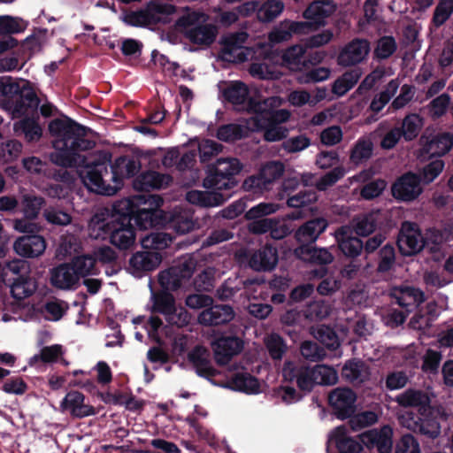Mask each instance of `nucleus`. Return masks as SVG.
<instances>
[{
  "label": "nucleus",
  "instance_id": "obj_1",
  "mask_svg": "<svg viewBox=\"0 0 453 453\" xmlns=\"http://www.w3.org/2000/svg\"><path fill=\"white\" fill-rule=\"evenodd\" d=\"M88 130L67 117L51 120L49 132L55 138L52 142L55 151L50 154V159L61 167H81L79 175L89 190L104 196L115 195L117 188L111 183L108 170L111 153L100 150L90 157L81 154L96 146V142L87 137Z\"/></svg>",
  "mask_w": 453,
  "mask_h": 453
},
{
  "label": "nucleus",
  "instance_id": "obj_2",
  "mask_svg": "<svg viewBox=\"0 0 453 453\" xmlns=\"http://www.w3.org/2000/svg\"><path fill=\"white\" fill-rule=\"evenodd\" d=\"M242 168V164L235 157L218 158L214 164L207 165L203 186L208 190L188 192V201L203 207L221 205L230 196L221 191H229L237 186L236 175Z\"/></svg>",
  "mask_w": 453,
  "mask_h": 453
},
{
  "label": "nucleus",
  "instance_id": "obj_3",
  "mask_svg": "<svg viewBox=\"0 0 453 453\" xmlns=\"http://www.w3.org/2000/svg\"><path fill=\"white\" fill-rule=\"evenodd\" d=\"M395 402L403 408H417V412L406 411L402 415L401 420L403 426L428 439H435L441 434V425L434 415L426 392L409 388L398 395Z\"/></svg>",
  "mask_w": 453,
  "mask_h": 453
},
{
  "label": "nucleus",
  "instance_id": "obj_4",
  "mask_svg": "<svg viewBox=\"0 0 453 453\" xmlns=\"http://www.w3.org/2000/svg\"><path fill=\"white\" fill-rule=\"evenodd\" d=\"M284 380L296 382L297 388L303 392H311L316 385H334L338 380V373L334 368L326 365L313 366L294 361L285 362L282 368Z\"/></svg>",
  "mask_w": 453,
  "mask_h": 453
},
{
  "label": "nucleus",
  "instance_id": "obj_5",
  "mask_svg": "<svg viewBox=\"0 0 453 453\" xmlns=\"http://www.w3.org/2000/svg\"><path fill=\"white\" fill-rule=\"evenodd\" d=\"M112 219L103 223L100 228L109 235L110 242L120 250L131 249L135 242V228L130 223V218L121 211L120 205L113 206Z\"/></svg>",
  "mask_w": 453,
  "mask_h": 453
},
{
  "label": "nucleus",
  "instance_id": "obj_6",
  "mask_svg": "<svg viewBox=\"0 0 453 453\" xmlns=\"http://www.w3.org/2000/svg\"><path fill=\"white\" fill-rule=\"evenodd\" d=\"M196 267V262L193 258L180 259L158 273V283L165 290L187 289L191 286V279Z\"/></svg>",
  "mask_w": 453,
  "mask_h": 453
},
{
  "label": "nucleus",
  "instance_id": "obj_7",
  "mask_svg": "<svg viewBox=\"0 0 453 453\" xmlns=\"http://www.w3.org/2000/svg\"><path fill=\"white\" fill-rule=\"evenodd\" d=\"M151 301V311L162 314L168 324L179 327L188 324V317L187 311L182 308L178 311L175 298L169 290H165L164 288L157 291L152 290Z\"/></svg>",
  "mask_w": 453,
  "mask_h": 453
},
{
  "label": "nucleus",
  "instance_id": "obj_8",
  "mask_svg": "<svg viewBox=\"0 0 453 453\" xmlns=\"http://www.w3.org/2000/svg\"><path fill=\"white\" fill-rule=\"evenodd\" d=\"M175 12V6L167 3L148 4L146 10L133 12L125 18L126 22L133 27H145L166 23L168 16Z\"/></svg>",
  "mask_w": 453,
  "mask_h": 453
},
{
  "label": "nucleus",
  "instance_id": "obj_9",
  "mask_svg": "<svg viewBox=\"0 0 453 453\" xmlns=\"http://www.w3.org/2000/svg\"><path fill=\"white\" fill-rule=\"evenodd\" d=\"M285 172V165L280 161H269L260 169L256 176L248 177L243 187L254 194H263L270 189V185L280 179Z\"/></svg>",
  "mask_w": 453,
  "mask_h": 453
},
{
  "label": "nucleus",
  "instance_id": "obj_10",
  "mask_svg": "<svg viewBox=\"0 0 453 453\" xmlns=\"http://www.w3.org/2000/svg\"><path fill=\"white\" fill-rule=\"evenodd\" d=\"M396 244L403 257H412L423 250L426 240L416 222L403 221L397 236Z\"/></svg>",
  "mask_w": 453,
  "mask_h": 453
},
{
  "label": "nucleus",
  "instance_id": "obj_11",
  "mask_svg": "<svg viewBox=\"0 0 453 453\" xmlns=\"http://www.w3.org/2000/svg\"><path fill=\"white\" fill-rule=\"evenodd\" d=\"M388 215L381 210H372L368 212L356 215L351 220L355 234L360 237H368L377 230L380 231L388 226Z\"/></svg>",
  "mask_w": 453,
  "mask_h": 453
},
{
  "label": "nucleus",
  "instance_id": "obj_12",
  "mask_svg": "<svg viewBox=\"0 0 453 453\" xmlns=\"http://www.w3.org/2000/svg\"><path fill=\"white\" fill-rule=\"evenodd\" d=\"M119 205L124 215L130 218V223L134 221L140 229L152 228L162 221V211L139 208L131 200L121 202Z\"/></svg>",
  "mask_w": 453,
  "mask_h": 453
},
{
  "label": "nucleus",
  "instance_id": "obj_13",
  "mask_svg": "<svg viewBox=\"0 0 453 453\" xmlns=\"http://www.w3.org/2000/svg\"><path fill=\"white\" fill-rule=\"evenodd\" d=\"M178 25L184 27V35L190 42L200 46H211L219 34L216 25L211 23L193 24L189 17L180 18Z\"/></svg>",
  "mask_w": 453,
  "mask_h": 453
},
{
  "label": "nucleus",
  "instance_id": "obj_14",
  "mask_svg": "<svg viewBox=\"0 0 453 453\" xmlns=\"http://www.w3.org/2000/svg\"><path fill=\"white\" fill-rule=\"evenodd\" d=\"M337 10V4L333 0H315L303 11V16L308 23L307 33L326 26V19Z\"/></svg>",
  "mask_w": 453,
  "mask_h": 453
},
{
  "label": "nucleus",
  "instance_id": "obj_15",
  "mask_svg": "<svg viewBox=\"0 0 453 453\" xmlns=\"http://www.w3.org/2000/svg\"><path fill=\"white\" fill-rule=\"evenodd\" d=\"M357 396L349 388H336L328 395V403L333 413L339 419L344 420L355 412Z\"/></svg>",
  "mask_w": 453,
  "mask_h": 453
},
{
  "label": "nucleus",
  "instance_id": "obj_16",
  "mask_svg": "<svg viewBox=\"0 0 453 453\" xmlns=\"http://www.w3.org/2000/svg\"><path fill=\"white\" fill-rule=\"evenodd\" d=\"M220 92L224 101L231 104L235 110L244 109L248 104L249 109L253 111L254 105L257 103L250 97V89L243 81H231L225 82Z\"/></svg>",
  "mask_w": 453,
  "mask_h": 453
},
{
  "label": "nucleus",
  "instance_id": "obj_17",
  "mask_svg": "<svg viewBox=\"0 0 453 453\" xmlns=\"http://www.w3.org/2000/svg\"><path fill=\"white\" fill-rule=\"evenodd\" d=\"M211 347L217 364L226 365L242 350L243 341L235 335L222 334L211 342Z\"/></svg>",
  "mask_w": 453,
  "mask_h": 453
},
{
  "label": "nucleus",
  "instance_id": "obj_18",
  "mask_svg": "<svg viewBox=\"0 0 453 453\" xmlns=\"http://www.w3.org/2000/svg\"><path fill=\"white\" fill-rule=\"evenodd\" d=\"M110 179L117 188V191L123 187L124 179L134 177L142 168L139 158L133 156H120L113 164H110Z\"/></svg>",
  "mask_w": 453,
  "mask_h": 453
},
{
  "label": "nucleus",
  "instance_id": "obj_19",
  "mask_svg": "<svg viewBox=\"0 0 453 453\" xmlns=\"http://www.w3.org/2000/svg\"><path fill=\"white\" fill-rule=\"evenodd\" d=\"M420 177L411 172L400 176L392 185L393 196L399 201L411 202L418 197L423 189Z\"/></svg>",
  "mask_w": 453,
  "mask_h": 453
},
{
  "label": "nucleus",
  "instance_id": "obj_20",
  "mask_svg": "<svg viewBox=\"0 0 453 453\" xmlns=\"http://www.w3.org/2000/svg\"><path fill=\"white\" fill-rule=\"evenodd\" d=\"M350 226H339L334 232V238L340 251L349 258H356L363 253V241L354 234Z\"/></svg>",
  "mask_w": 453,
  "mask_h": 453
},
{
  "label": "nucleus",
  "instance_id": "obj_21",
  "mask_svg": "<svg viewBox=\"0 0 453 453\" xmlns=\"http://www.w3.org/2000/svg\"><path fill=\"white\" fill-rule=\"evenodd\" d=\"M393 429L388 425L380 429L372 428L360 435V440L368 449H376L379 453H391L393 446Z\"/></svg>",
  "mask_w": 453,
  "mask_h": 453
},
{
  "label": "nucleus",
  "instance_id": "obj_22",
  "mask_svg": "<svg viewBox=\"0 0 453 453\" xmlns=\"http://www.w3.org/2000/svg\"><path fill=\"white\" fill-rule=\"evenodd\" d=\"M39 104L40 99L35 91L27 84L22 87L19 95L6 100L5 108L12 111L13 114L22 116L36 110Z\"/></svg>",
  "mask_w": 453,
  "mask_h": 453
},
{
  "label": "nucleus",
  "instance_id": "obj_23",
  "mask_svg": "<svg viewBox=\"0 0 453 453\" xmlns=\"http://www.w3.org/2000/svg\"><path fill=\"white\" fill-rule=\"evenodd\" d=\"M422 153L430 157H442L453 146V134L449 132H439L434 134L422 135L420 138Z\"/></svg>",
  "mask_w": 453,
  "mask_h": 453
},
{
  "label": "nucleus",
  "instance_id": "obj_24",
  "mask_svg": "<svg viewBox=\"0 0 453 453\" xmlns=\"http://www.w3.org/2000/svg\"><path fill=\"white\" fill-rule=\"evenodd\" d=\"M328 226V221L323 217L311 219L297 227L294 237L299 246L310 245L319 239Z\"/></svg>",
  "mask_w": 453,
  "mask_h": 453
},
{
  "label": "nucleus",
  "instance_id": "obj_25",
  "mask_svg": "<svg viewBox=\"0 0 453 453\" xmlns=\"http://www.w3.org/2000/svg\"><path fill=\"white\" fill-rule=\"evenodd\" d=\"M246 32H234L222 36L219 43L222 46L221 54L224 60L244 62L247 59L246 54L242 51V44L247 41Z\"/></svg>",
  "mask_w": 453,
  "mask_h": 453
},
{
  "label": "nucleus",
  "instance_id": "obj_26",
  "mask_svg": "<svg viewBox=\"0 0 453 453\" xmlns=\"http://www.w3.org/2000/svg\"><path fill=\"white\" fill-rule=\"evenodd\" d=\"M370 51V43L366 39H354L341 50L337 58L338 65L352 66L361 63Z\"/></svg>",
  "mask_w": 453,
  "mask_h": 453
},
{
  "label": "nucleus",
  "instance_id": "obj_27",
  "mask_svg": "<svg viewBox=\"0 0 453 453\" xmlns=\"http://www.w3.org/2000/svg\"><path fill=\"white\" fill-rule=\"evenodd\" d=\"M162 256L157 251L145 250L134 254L128 262V271L135 277L155 270L161 263Z\"/></svg>",
  "mask_w": 453,
  "mask_h": 453
},
{
  "label": "nucleus",
  "instance_id": "obj_28",
  "mask_svg": "<svg viewBox=\"0 0 453 453\" xmlns=\"http://www.w3.org/2000/svg\"><path fill=\"white\" fill-rule=\"evenodd\" d=\"M235 316L234 308L229 304H211L198 315V322L206 326L229 323Z\"/></svg>",
  "mask_w": 453,
  "mask_h": 453
},
{
  "label": "nucleus",
  "instance_id": "obj_29",
  "mask_svg": "<svg viewBox=\"0 0 453 453\" xmlns=\"http://www.w3.org/2000/svg\"><path fill=\"white\" fill-rule=\"evenodd\" d=\"M277 249L266 244L254 250L249 257V266L257 272H270L275 268L278 263Z\"/></svg>",
  "mask_w": 453,
  "mask_h": 453
},
{
  "label": "nucleus",
  "instance_id": "obj_30",
  "mask_svg": "<svg viewBox=\"0 0 453 453\" xmlns=\"http://www.w3.org/2000/svg\"><path fill=\"white\" fill-rule=\"evenodd\" d=\"M188 360L200 377L211 380L219 373L211 365L209 351L203 346H196L188 354Z\"/></svg>",
  "mask_w": 453,
  "mask_h": 453
},
{
  "label": "nucleus",
  "instance_id": "obj_31",
  "mask_svg": "<svg viewBox=\"0 0 453 453\" xmlns=\"http://www.w3.org/2000/svg\"><path fill=\"white\" fill-rule=\"evenodd\" d=\"M13 249L23 257H37L44 252L46 242L42 235L26 234L15 241Z\"/></svg>",
  "mask_w": 453,
  "mask_h": 453
},
{
  "label": "nucleus",
  "instance_id": "obj_32",
  "mask_svg": "<svg viewBox=\"0 0 453 453\" xmlns=\"http://www.w3.org/2000/svg\"><path fill=\"white\" fill-rule=\"evenodd\" d=\"M79 282L69 262L59 264L50 270V284L58 289H75Z\"/></svg>",
  "mask_w": 453,
  "mask_h": 453
},
{
  "label": "nucleus",
  "instance_id": "obj_33",
  "mask_svg": "<svg viewBox=\"0 0 453 453\" xmlns=\"http://www.w3.org/2000/svg\"><path fill=\"white\" fill-rule=\"evenodd\" d=\"M85 396L79 391L68 392L61 402V408L64 411H69L74 418H84L94 415L95 409L91 405L84 403Z\"/></svg>",
  "mask_w": 453,
  "mask_h": 453
},
{
  "label": "nucleus",
  "instance_id": "obj_34",
  "mask_svg": "<svg viewBox=\"0 0 453 453\" xmlns=\"http://www.w3.org/2000/svg\"><path fill=\"white\" fill-rule=\"evenodd\" d=\"M172 180V177L168 174H163L156 171H146L133 180V188L137 191L150 192L168 186Z\"/></svg>",
  "mask_w": 453,
  "mask_h": 453
},
{
  "label": "nucleus",
  "instance_id": "obj_35",
  "mask_svg": "<svg viewBox=\"0 0 453 453\" xmlns=\"http://www.w3.org/2000/svg\"><path fill=\"white\" fill-rule=\"evenodd\" d=\"M267 101L255 104L253 112L256 113V119L258 123L280 126V124L289 119L290 112L288 110H275L267 108Z\"/></svg>",
  "mask_w": 453,
  "mask_h": 453
},
{
  "label": "nucleus",
  "instance_id": "obj_36",
  "mask_svg": "<svg viewBox=\"0 0 453 453\" xmlns=\"http://www.w3.org/2000/svg\"><path fill=\"white\" fill-rule=\"evenodd\" d=\"M342 379L355 386L363 384L369 378V368L358 358H351L345 362L342 368Z\"/></svg>",
  "mask_w": 453,
  "mask_h": 453
},
{
  "label": "nucleus",
  "instance_id": "obj_37",
  "mask_svg": "<svg viewBox=\"0 0 453 453\" xmlns=\"http://www.w3.org/2000/svg\"><path fill=\"white\" fill-rule=\"evenodd\" d=\"M294 254L303 261L317 265H329L334 260V256L327 249L310 245L296 247Z\"/></svg>",
  "mask_w": 453,
  "mask_h": 453
},
{
  "label": "nucleus",
  "instance_id": "obj_38",
  "mask_svg": "<svg viewBox=\"0 0 453 453\" xmlns=\"http://www.w3.org/2000/svg\"><path fill=\"white\" fill-rule=\"evenodd\" d=\"M394 296L395 303L407 311H412L426 300L425 294L421 289L411 286L400 288L398 293Z\"/></svg>",
  "mask_w": 453,
  "mask_h": 453
},
{
  "label": "nucleus",
  "instance_id": "obj_39",
  "mask_svg": "<svg viewBox=\"0 0 453 453\" xmlns=\"http://www.w3.org/2000/svg\"><path fill=\"white\" fill-rule=\"evenodd\" d=\"M226 387L246 394H257L260 383L257 377L249 372H236L227 380Z\"/></svg>",
  "mask_w": 453,
  "mask_h": 453
},
{
  "label": "nucleus",
  "instance_id": "obj_40",
  "mask_svg": "<svg viewBox=\"0 0 453 453\" xmlns=\"http://www.w3.org/2000/svg\"><path fill=\"white\" fill-rule=\"evenodd\" d=\"M308 23L301 21H284L280 27L273 30L269 35V40L273 43L288 41L293 35L307 34Z\"/></svg>",
  "mask_w": 453,
  "mask_h": 453
},
{
  "label": "nucleus",
  "instance_id": "obj_41",
  "mask_svg": "<svg viewBox=\"0 0 453 453\" xmlns=\"http://www.w3.org/2000/svg\"><path fill=\"white\" fill-rule=\"evenodd\" d=\"M330 441H334L338 453H360L362 445L356 440L348 436V429L344 425L334 429Z\"/></svg>",
  "mask_w": 453,
  "mask_h": 453
},
{
  "label": "nucleus",
  "instance_id": "obj_42",
  "mask_svg": "<svg viewBox=\"0 0 453 453\" xmlns=\"http://www.w3.org/2000/svg\"><path fill=\"white\" fill-rule=\"evenodd\" d=\"M12 296L18 302L31 296L36 290L35 280L28 275H19L10 284Z\"/></svg>",
  "mask_w": 453,
  "mask_h": 453
},
{
  "label": "nucleus",
  "instance_id": "obj_43",
  "mask_svg": "<svg viewBox=\"0 0 453 453\" xmlns=\"http://www.w3.org/2000/svg\"><path fill=\"white\" fill-rule=\"evenodd\" d=\"M372 142L369 138L360 137L350 150L349 161L354 165H360L372 157Z\"/></svg>",
  "mask_w": 453,
  "mask_h": 453
},
{
  "label": "nucleus",
  "instance_id": "obj_44",
  "mask_svg": "<svg viewBox=\"0 0 453 453\" xmlns=\"http://www.w3.org/2000/svg\"><path fill=\"white\" fill-rule=\"evenodd\" d=\"M306 47L301 44L288 47L282 54V62L288 68L301 70L307 62Z\"/></svg>",
  "mask_w": 453,
  "mask_h": 453
},
{
  "label": "nucleus",
  "instance_id": "obj_45",
  "mask_svg": "<svg viewBox=\"0 0 453 453\" xmlns=\"http://www.w3.org/2000/svg\"><path fill=\"white\" fill-rule=\"evenodd\" d=\"M96 259L90 255L74 257L69 262L79 280L81 278L97 274L98 271L96 268Z\"/></svg>",
  "mask_w": 453,
  "mask_h": 453
},
{
  "label": "nucleus",
  "instance_id": "obj_46",
  "mask_svg": "<svg viewBox=\"0 0 453 453\" xmlns=\"http://www.w3.org/2000/svg\"><path fill=\"white\" fill-rule=\"evenodd\" d=\"M303 182L304 187L302 189L286 198L288 206L292 208H302L311 204L318 200L316 190L312 188H306V180H303Z\"/></svg>",
  "mask_w": 453,
  "mask_h": 453
},
{
  "label": "nucleus",
  "instance_id": "obj_47",
  "mask_svg": "<svg viewBox=\"0 0 453 453\" xmlns=\"http://www.w3.org/2000/svg\"><path fill=\"white\" fill-rule=\"evenodd\" d=\"M173 242V238L169 234L164 232H151L143 236L141 244L143 249L157 251L168 247Z\"/></svg>",
  "mask_w": 453,
  "mask_h": 453
},
{
  "label": "nucleus",
  "instance_id": "obj_48",
  "mask_svg": "<svg viewBox=\"0 0 453 453\" xmlns=\"http://www.w3.org/2000/svg\"><path fill=\"white\" fill-rule=\"evenodd\" d=\"M28 26V22L19 17L10 15L0 16V35L3 36H12L22 33Z\"/></svg>",
  "mask_w": 453,
  "mask_h": 453
},
{
  "label": "nucleus",
  "instance_id": "obj_49",
  "mask_svg": "<svg viewBox=\"0 0 453 453\" xmlns=\"http://www.w3.org/2000/svg\"><path fill=\"white\" fill-rule=\"evenodd\" d=\"M395 249L392 243L388 242L378 251V265L376 271L378 273H387L390 272L395 265Z\"/></svg>",
  "mask_w": 453,
  "mask_h": 453
},
{
  "label": "nucleus",
  "instance_id": "obj_50",
  "mask_svg": "<svg viewBox=\"0 0 453 453\" xmlns=\"http://www.w3.org/2000/svg\"><path fill=\"white\" fill-rule=\"evenodd\" d=\"M399 127L404 141L411 142L415 140L419 134L422 127V119L416 113L408 114L404 117L402 121V126Z\"/></svg>",
  "mask_w": 453,
  "mask_h": 453
},
{
  "label": "nucleus",
  "instance_id": "obj_51",
  "mask_svg": "<svg viewBox=\"0 0 453 453\" xmlns=\"http://www.w3.org/2000/svg\"><path fill=\"white\" fill-rule=\"evenodd\" d=\"M284 4L280 0H268L257 12V19L262 22H271L283 11Z\"/></svg>",
  "mask_w": 453,
  "mask_h": 453
},
{
  "label": "nucleus",
  "instance_id": "obj_52",
  "mask_svg": "<svg viewBox=\"0 0 453 453\" xmlns=\"http://www.w3.org/2000/svg\"><path fill=\"white\" fill-rule=\"evenodd\" d=\"M397 49L395 38L391 35L381 36L376 42L373 50V58L378 60H385L390 58Z\"/></svg>",
  "mask_w": 453,
  "mask_h": 453
},
{
  "label": "nucleus",
  "instance_id": "obj_53",
  "mask_svg": "<svg viewBox=\"0 0 453 453\" xmlns=\"http://www.w3.org/2000/svg\"><path fill=\"white\" fill-rule=\"evenodd\" d=\"M215 284V270L207 267L199 273L191 280V285L198 292H211L214 288Z\"/></svg>",
  "mask_w": 453,
  "mask_h": 453
},
{
  "label": "nucleus",
  "instance_id": "obj_54",
  "mask_svg": "<svg viewBox=\"0 0 453 453\" xmlns=\"http://www.w3.org/2000/svg\"><path fill=\"white\" fill-rule=\"evenodd\" d=\"M265 345L273 360H280L288 349L284 339L276 333H273L265 338Z\"/></svg>",
  "mask_w": 453,
  "mask_h": 453
},
{
  "label": "nucleus",
  "instance_id": "obj_55",
  "mask_svg": "<svg viewBox=\"0 0 453 453\" xmlns=\"http://www.w3.org/2000/svg\"><path fill=\"white\" fill-rule=\"evenodd\" d=\"M170 223L174 231L180 234L189 233L196 225L192 214L188 211L174 213Z\"/></svg>",
  "mask_w": 453,
  "mask_h": 453
},
{
  "label": "nucleus",
  "instance_id": "obj_56",
  "mask_svg": "<svg viewBox=\"0 0 453 453\" xmlns=\"http://www.w3.org/2000/svg\"><path fill=\"white\" fill-rule=\"evenodd\" d=\"M223 149V145L211 139H203L198 145L199 157L202 163L210 162L218 156Z\"/></svg>",
  "mask_w": 453,
  "mask_h": 453
},
{
  "label": "nucleus",
  "instance_id": "obj_57",
  "mask_svg": "<svg viewBox=\"0 0 453 453\" xmlns=\"http://www.w3.org/2000/svg\"><path fill=\"white\" fill-rule=\"evenodd\" d=\"M246 134L244 127L239 124H227L219 127L217 137L224 142H233L243 138Z\"/></svg>",
  "mask_w": 453,
  "mask_h": 453
},
{
  "label": "nucleus",
  "instance_id": "obj_58",
  "mask_svg": "<svg viewBox=\"0 0 453 453\" xmlns=\"http://www.w3.org/2000/svg\"><path fill=\"white\" fill-rule=\"evenodd\" d=\"M453 13V0H440L434 9L432 21L436 27L442 26Z\"/></svg>",
  "mask_w": 453,
  "mask_h": 453
},
{
  "label": "nucleus",
  "instance_id": "obj_59",
  "mask_svg": "<svg viewBox=\"0 0 453 453\" xmlns=\"http://www.w3.org/2000/svg\"><path fill=\"white\" fill-rule=\"evenodd\" d=\"M45 200L42 196L27 195L22 200V209L27 218H37Z\"/></svg>",
  "mask_w": 453,
  "mask_h": 453
},
{
  "label": "nucleus",
  "instance_id": "obj_60",
  "mask_svg": "<svg viewBox=\"0 0 453 453\" xmlns=\"http://www.w3.org/2000/svg\"><path fill=\"white\" fill-rule=\"evenodd\" d=\"M300 352L306 360L313 362L322 360L326 355L323 347L311 341L303 342L301 344Z\"/></svg>",
  "mask_w": 453,
  "mask_h": 453
},
{
  "label": "nucleus",
  "instance_id": "obj_61",
  "mask_svg": "<svg viewBox=\"0 0 453 453\" xmlns=\"http://www.w3.org/2000/svg\"><path fill=\"white\" fill-rule=\"evenodd\" d=\"M43 216L48 223L60 226H67L72 221V216L69 213L57 207L46 208Z\"/></svg>",
  "mask_w": 453,
  "mask_h": 453
},
{
  "label": "nucleus",
  "instance_id": "obj_62",
  "mask_svg": "<svg viewBox=\"0 0 453 453\" xmlns=\"http://www.w3.org/2000/svg\"><path fill=\"white\" fill-rule=\"evenodd\" d=\"M441 359L442 355L440 351L432 349H426L422 360V371L432 374L437 373Z\"/></svg>",
  "mask_w": 453,
  "mask_h": 453
},
{
  "label": "nucleus",
  "instance_id": "obj_63",
  "mask_svg": "<svg viewBox=\"0 0 453 453\" xmlns=\"http://www.w3.org/2000/svg\"><path fill=\"white\" fill-rule=\"evenodd\" d=\"M20 128L27 142H35L42 135V129L39 123L33 119H25L20 123Z\"/></svg>",
  "mask_w": 453,
  "mask_h": 453
},
{
  "label": "nucleus",
  "instance_id": "obj_64",
  "mask_svg": "<svg viewBox=\"0 0 453 453\" xmlns=\"http://www.w3.org/2000/svg\"><path fill=\"white\" fill-rule=\"evenodd\" d=\"M395 453H420L419 443L412 434H403L396 442Z\"/></svg>",
  "mask_w": 453,
  "mask_h": 453
}]
</instances>
